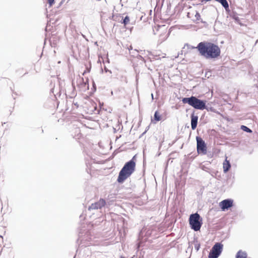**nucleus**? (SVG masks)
I'll return each instance as SVG.
<instances>
[{
    "label": "nucleus",
    "mask_w": 258,
    "mask_h": 258,
    "mask_svg": "<svg viewBox=\"0 0 258 258\" xmlns=\"http://www.w3.org/2000/svg\"><path fill=\"white\" fill-rule=\"evenodd\" d=\"M196 48L200 54L207 59L217 58L220 56L221 53L219 46L211 42H201Z\"/></svg>",
    "instance_id": "obj_1"
},
{
    "label": "nucleus",
    "mask_w": 258,
    "mask_h": 258,
    "mask_svg": "<svg viewBox=\"0 0 258 258\" xmlns=\"http://www.w3.org/2000/svg\"><path fill=\"white\" fill-rule=\"evenodd\" d=\"M136 156L127 162L123 166L120 172L117 181L118 183H123L135 171L136 168Z\"/></svg>",
    "instance_id": "obj_2"
},
{
    "label": "nucleus",
    "mask_w": 258,
    "mask_h": 258,
    "mask_svg": "<svg viewBox=\"0 0 258 258\" xmlns=\"http://www.w3.org/2000/svg\"><path fill=\"white\" fill-rule=\"evenodd\" d=\"M182 102L184 104L187 103L190 106L197 109L201 110L207 109L209 110L206 106L207 101L199 99L195 96H192L190 97L183 98Z\"/></svg>",
    "instance_id": "obj_3"
},
{
    "label": "nucleus",
    "mask_w": 258,
    "mask_h": 258,
    "mask_svg": "<svg viewBox=\"0 0 258 258\" xmlns=\"http://www.w3.org/2000/svg\"><path fill=\"white\" fill-rule=\"evenodd\" d=\"M189 223L192 229L198 231L200 230L202 225V219L198 213L192 214L189 216Z\"/></svg>",
    "instance_id": "obj_4"
},
{
    "label": "nucleus",
    "mask_w": 258,
    "mask_h": 258,
    "mask_svg": "<svg viewBox=\"0 0 258 258\" xmlns=\"http://www.w3.org/2000/svg\"><path fill=\"white\" fill-rule=\"evenodd\" d=\"M223 246V244L221 243H216L209 253V258H217L222 252Z\"/></svg>",
    "instance_id": "obj_5"
},
{
    "label": "nucleus",
    "mask_w": 258,
    "mask_h": 258,
    "mask_svg": "<svg viewBox=\"0 0 258 258\" xmlns=\"http://www.w3.org/2000/svg\"><path fill=\"white\" fill-rule=\"evenodd\" d=\"M196 140L198 152L205 155L207 153V146L205 141L200 137H197Z\"/></svg>",
    "instance_id": "obj_6"
},
{
    "label": "nucleus",
    "mask_w": 258,
    "mask_h": 258,
    "mask_svg": "<svg viewBox=\"0 0 258 258\" xmlns=\"http://www.w3.org/2000/svg\"><path fill=\"white\" fill-rule=\"evenodd\" d=\"M105 201L103 199H101L99 201L92 204L89 207L88 210H91L101 209L105 206Z\"/></svg>",
    "instance_id": "obj_7"
},
{
    "label": "nucleus",
    "mask_w": 258,
    "mask_h": 258,
    "mask_svg": "<svg viewBox=\"0 0 258 258\" xmlns=\"http://www.w3.org/2000/svg\"><path fill=\"white\" fill-rule=\"evenodd\" d=\"M232 206L233 200L231 199H226L220 203V206L223 211L231 208Z\"/></svg>",
    "instance_id": "obj_8"
},
{
    "label": "nucleus",
    "mask_w": 258,
    "mask_h": 258,
    "mask_svg": "<svg viewBox=\"0 0 258 258\" xmlns=\"http://www.w3.org/2000/svg\"><path fill=\"white\" fill-rule=\"evenodd\" d=\"M191 127L192 130L196 129L197 126L198 116L194 114L193 112L191 114Z\"/></svg>",
    "instance_id": "obj_9"
},
{
    "label": "nucleus",
    "mask_w": 258,
    "mask_h": 258,
    "mask_svg": "<svg viewBox=\"0 0 258 258\" xmlns=\"http://www.w3.org/2000/svg\"><path fill=\"white\" fill-rule=\"evenodd\" d=\"M231 164L229 161H227L226 159L225 161V162L223 163V171L224 173H226L230 168Z\"/></svg>",
    "instance_id": "obj_10"
},
{
    "label": "nucleus",
    "mask_w": 258,
    "mask_h": 258,
    "mask_svg": "<svg viewBox=\"0 0 258 258\" xmlns=\"http://www.w3.org/2000/svg\"><path fill=\"white\" fill-rule=\"evenodd\" d=\"M247 253L245 251H242L241 250H239L236 255V258H246Z\"/></svg>",
    "instance_id": "obj_11"
},
{
    "label": "nucleus",
    "mask_w": 258,
    "mask_h": 258,
    "mask_svg": "<svg viewBox=\"0 0 258 258\" xmlns=\"http://www.w3.org/2000/svg\"><path fill=\"white\" fill-rule=\"evenodd\" d=\"M80 241V247H83V246L87 247V246H89L88 244L85 243V242L84 241V240L83 239H82L80 236H79V237L78 239V241Z\"/></svg>",
    "instance_id": "obj_12"
},
{
    "label": "nucleus",
    "mask_w": 258,
    "mask_h": 258,
    "mask_svg": "<svg viewBox=\"0 0 258 258\" xmlns=\"http://www.w3.org/2000/svg\"><path fill=\"white\" fill-rule=\"evenodd\" d=\"M241 129L243 131L246 132L247 133H250L252 132V131L249 128H248L246 126H245L243 125H242L241 126Z\"/></svg>",
    "instance_id": "obj_13"
},
{
    "label": "nucleus",
    "mask_w": 258,
    "mask_h": 258,
    "mask_svg": "<svg viewBox=\"0 0 258 258\" xmlns=\"http://www.w3.org/2000/svg\"><path fill=\"white\" fill-rule=\"evenodd\" d=\"M154 119L156 121H159L161 120V116L160 115H159L158 111H156L155 112V114H154Z\"/></svg>",
    "instance_id": "obj_14"
},
{
    "label": "nucleus",
    "mask_w": 258,
    "mask_h": 258,
    "mask_svg": "<svg viewBox=\"0 0 258 258\" xmlns=\"http://www.w3.org/2000/svg\"><path fill=\"white\" fill-rule=\"evenodd\" d=\"M130 19L128 16H126L125 18L122 20V22H121L124 25H126L130 22Z\"/></svg>",
    "instance_id": "obj_15"
},
{
    "label": "nucleus",
    "mask_w": 258,
    "mask_h": 258,
    "mask_svg": "<svg viewBox=\"0 0 258 258\" xmlns=\"http://www.w3.org/2000/svg\"><path fill=\"white\" fill-rule=\"evenodd\" d=\"M200 247V243L198 242V241L195 242L194 248H195V250H196V251H198L199 250Z\"/></svg>",
    "instance_id": "obj_16"
},
{
    "label": "nucleus",
    "mask_w": 258,
    "mask_h": 258,
    "mask_svg": "<svg viewBox=\"0 0 258 258\" xmlns=\"http://www.w3.org/2000/svg\"><path fill=\"white\" fill-rule=\"evenodd\" d=\"M128 49L130 51V53L132 54L133 55H134L136 53H138V51L136 49L134 50L133 52H131V50L133 49L132 47L131 46H130V48H129Z\"/></svg>",
    "instance_id": "obj_17"
},
{
    "label": "nucleus",
    "mask_w": 258,
    "mask_h": 258,
    "mask_svg": "<svg viewBox=\"0 0 258 258\" xmlns=\"http://www.w3.org/2000/svg\"><path fill=\"white\" fill-rule=\"evenodd\" d=\"M195 17L196 18L197 20H200L201 18V15L199 13H197Z\"/></svg>",
    "instance_id": "obj_18"
},
{
    "label": "nucleus",
    "mask_w": 258,
    "mask_h": 258,
    "mask_svg": "<svg viewBox=\"0 0 258 258\" xmlns=\"http://www.w3.org/2000/svg\"><path fill=\"white\" fill-rule=\"evenodd\" d=\"M54 0H48L49 4L51 6L54 3Z\"/></svg>",
    "instance_id": "obj_19"
},
{
    "label": "nucleus",
    "mask_w": 258,
    "mask_h": 258,
    "mask_svg": "<svg viewBox=\"0 0 258 258\" xmlns=\"http://www.w3.org/2000/svg\"><path fill=\"white\" fill-rule=\"evenodd\" d=\"M234 19L236 21L238 22L239 21V19L238 17H234Z\"/></svg>",
    "instance_id": "obj_20"
},
{
    "label": "nucleus",
    "mask_w": 258,
    "mask_h": 258,
    "mask_svg": "<svg viewBox=\"0 0 258 258\" xmlns=\"http://www.w3.org/2000/svg\"><path fill=\"white\" fill-rule=\"evenodd\" d=\"M104 70L106 72H109L110 74H111V72L107 69L106 67H105Z\"/></svg>",
    "instance_id": "obj_21"
},
{
    "label": "nucleus",
    "mask_w": 258,
    "mask_h": 258,
    "mask_svg": "<svg viewBox=\"0 0 258 258\" xmlns=\"http://www.w3.org/2000/svg\"><path fill=\"white\" fill-rule=\"evenodd\" d=\"M151 96H152V99H153V94H151Z\"/></svg>",
    "instance_id": "obj_22"
},
{
    "label": "nucleus",
    "mask_w": 258,
    "mask_h": 258,
    "mask_svg": "<svg viewBox=\"0 0 258 258\" xmlns=\"http://www.w3.org/2000/svg\"><path fill=\"white\" fill-rule=\"evenodd\" d=\"M140 57L143 59V58L141 56V55H140Z\"/></svg>",
    "instance_id": "obj_23"
}]
</instances>
